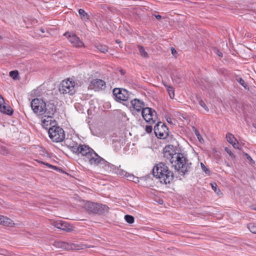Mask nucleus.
Returning a JSON list of instances; mask_svg holds the SVG:
<instances>
[{
    "label": "nucleus",
    "mask_w": 256,
    "mask_h": 256,
    "mask_svg": "<svg viewBox=\"0 0 256 256\" xmlns=\"http://www.w3.org/2000/svg\"><path fill=\"white\" fill-rule=\"evenodd\" d=\"M152 174L161 183L164 184H170L174 179V173L163 162H160L154 167Z\"/></svg>",
    "instance_id": "nucleus-1"
},
{
    "label": "nucleus",
    "mask_w": 256,
    "mask_h": 256,
    "mask_svg": "<svg viewBox=\"0 0 256 256\" xmlns=\"http://www.w3.org/2000/svg\"><path fill=\"white\" fill-rule=\"evenodd\" d=\"M171 164L175 170L181 175L185 174L190 170L192 166V163L188 162L182 153H174L172 157Z\"/></svg>",
    "instance_id": "nucleus-2"
},
{
    "label": "nucleus",
    "mask_w": 256,
    "mask_h": 256,
    "mask_svg": "<svg viewBox=\"0 0 256 256\" xmlns=\"http://www.w3.org/2000/svg\"><path fill=\"white\" fill-rule=\"evenodd\" d=\"M78 151V155L84 156V161L91 165L96 164L98 155L91 148L85 144H80Z\"/></svg>",
    "instance_id": "nucleus-3"
},
{
    "label": "nucleus",
    "mask_w": 256,
    "mask_h": 256,
    "mask_svg": "<svg viewBox=\"0 0 256 256\" xmlns=\"http://www.w3.org/2000/svg\"><path fill=\"white\" fill-rule=\"evenodd\" d=\"M48 133L50 138L54 142H62L65 138V132L64 130L59 126L52 125L50 126Z\"/></svg>",
    "instance_id": "nucleus-4"
},
{
    "label": "nucleus",
    "mask_w": 256,
    "mask_h": 256,
    "mask_svg": "<svg viewBox=\"0 0 256 256\" xmlns=\"http://www.w3.org/2000/svg\"><path fill=\"white\" fill-rule=\"evenodd\" d=\"M59 91L62 94L73 95L76 92L75 82L70 80H62L60 86Z\"/></svg>",
    "instance_id": "nucleus-5"
},
{
    "label": "nucleus",
    "mask_w": 256,
    "mask_h": 256,
    "mask_svg": "<svg viewBox=\"0 0 256 256\" xmlns=\"http://www.w3.org/2000/svg\"><path fill=\"white\" fill-rule=\"evenodd\" d=\"M30 106L35 114L38 115H42L44 114L46 102L42 99L34 98L32 100Z\"/></svg>",
    "instance_id": "nucleus-6"
},
{
    "label": "nucleus",
    "mask_w": 256,
    "mask_h": 256,
    "mask_svg": "<svg viewBox=\"0 0 256 256\" xmlns=\"http://www.w3.org/2000/svg\"><path fill=\"white\" fill-rule=\"evenodd\" d=\"M114 99L118 102L127 101L130 98V94L125 88H114L112 91Z\"/></svg>",
    "instance_id": "nucleus-7"
},
{
    "label": "nucleus",
    "mask_w": 256,
    "mask_h": 256,
    "mask_svg": "<svg viewBox=\"0 0 256 256\" xmlns=\"http://www.w3.org/2000/svg\"><path fill=\"white\" fill-rule=\"evenodd\" d=\"M156 111L150 108L142 109V114L146 122L150 124H154L157 119Z\"/></svg>",
    "instance_id": "nucleus-8"
},
{
    "label": "nucleus",
    "mask_w": 256,
    "mask_h": 256,
    "mask_svg": "<svg viewBox=\"0 0 256 256\" xmlns=\"http://www.w3.org/2000/svg\"><path fill=\"white\" fill-rule=\"evenodd\" d=\"M154 132L156 136L160 139H164L168 136V130L167 126L162 122H158L157 124L154 126Z\"/></svg>",
    "instance_id": "nucleus-9"
},
{
    "label": "nucleus",
    "mask_w": 256,
    "mask_h": 256,
    "mask_svg": "<svg viewBox=\"0 0 256 256\" xmlns=\"http://www.w3.org/2000/svg\"><path fill=\"white\" fill-rule=\"evenodd\" d=\"M86 209L90 212L96 214H101L106 208L105 205L92 202H88L86 204Z\"/></svg>",
    "instance_id": "nucleus-10"
},
{
    "label": "nucleus",
    "mask_w": 256,
    "mask_h": 256,
    "mask_svg": "<svg viewBox=\"0 0 256 256\" xmlns=\"http://www.w3.org/2000/svg\"><path fill=\"white\" fill-rule=\"evenodd\" d=\"M96 162L92 165L94 166H100V167L104 168L106 172L114 174L116 166L108 162L104 159L98 156V158H96Z\"/></svg>",
    "instance_id": "nucleus-11"
},
{
    "label": "nucleus",
    "mask_w": 256,
    "mask_h": 256,
    "mask_svg": "<svg viewBox=\"0 0 256 256\" xmlns=\"http://www.w3.org/2000/svg\"><path fill=\"white\" fill-rule=\"evenodd\" d=\"M106 88V82L104 80L96 78L92 80L88 86V88L94 91H100L104 90Z\"/></svg>",
    "instance_id": "nucleus-12"
},
{
    "label": "nucleus",
    "mask_w": 256,
    "mask_h": 256,
    "mask_svg": "<svg viewBox=\"0 0 256 256\" xmlns=\"http://www.w3.org/2000/svg\"><path fill=\"white\" fill-rule=\"evenodd\" d=\"M52 224L58 229L67 232H70L73 230L72 226L68 224L67 222L62 220L54 221L52 222Z\"/></svg>",
    "instance_id": "nucleus-13"
},
{
    "label": "nucleus",
    "mask_w": 256,
    "mask_h": 256,
    "mask_svg": "<svg viewBox=\"0 0 256 256\" xmlns=\"http://www.w3.org/2000/svg\"><path fill=\"white\" fill-rule=\"evenodd\" d=\"M65 36L68 35V39L69 41L73 44L74 46L76 47H80L84 45L83 42L80 40L76 34H70L69 33L66 32L64 34Z\"/></svg>",
    "instance_id": "nucleus-14"
},
{
    "label": "nucleus",
    "mask_w": 256,
    "mask_h": 256,
    "mask_svg": "<svg viewBox=\"0 0 256 256\" xmlns=\"http://www.w3.org/2000/svg\"><path fill=\"white\" fill-rule=\"evenodd\" d=\"M130 103L134 109L138 112H142V109L145 108L144 102L139 99L134 98L131 100Z\"/></svg>",
    "instance_id": "nucleus-15"
},
{
    "label": "nucleus",
    "mask_w": 256,
    "mask_h": 256,
    "mask_svg": "<svg viewBox=\"0 0 256 256\" xmlns=\"http://www.w3.org/2000/svg\"><path fill=\"white\" fill-rule=\"evenodd\" d=\"M44 108V114H47L48 116H52L56 112V106L51 102L46 103V107Z\"/></svg>",
    "instance_id": "nucleus-16"
},
{
    "label": "nucleus",
    "mask_w": 256,
    "mask_h": 256,
    "mask_svg": "<svg viewBox=\"0 0 256 256\" xmlns=\"http://www.w3.org/2000/svg\"><path fill=\"white\" fill-rule=\"evenodd\" d=\"M52 116H48L47 117L45 116L42 120V126L43 128L48 130L49 128L48 126H51L54 125L53 124L56 123L55 120H52Z\"/></svg>",
    "instance_id": "nucleus-17"
},
{
    "label": "nucleus",
    "mask_w": 256,
    "mask_h": 256,
    "mask_svg": "<svg viewBox=\"0 0 256 256\" xmlns=\"http://www.w3.org/2000/svg\"><path fill=\"white\" fill-rule=\"evenodd\" d=\"M0 224L6 226H13L14 224L10 218L6 216L0 215Z\"/></svg>",
    "instance_id": "nucleus-18"
},
{
    "label": "nucleus",
    "mask_w": 256,
    "mask_h": 256,
    "mask_svg": "<svg viewBox=\"0 0 256 256\" xmlns=\"http://www.w3.org/2000/svg\"><path fill=\"white\" fill-rule=\"evenodd\" d=\"M0 112L9 116L12 115L14 112L12 108L6 103L0 106Z\"/></svg>",
    "instance_id": "nucleus-19"
},
{
    "label": "nucleus",
    "mask_w": 256,
    "mask_h": 256,
    "mask_svg": "<svg viewBox=\"0 0 256 256\" xmlns=\"http://www.w3.org/2000/svg\"><path fill=\"white\" fill-rule=\"evenodd\" d=\"M70 250H84L86 248H90V246H88L86 244H69Z\"/></svg>",
    "instance_id": "nucleus-20"
},
{
    "label": "nucleus",
    "mask_w": 256,
    "mask_h": 256,
    "mask_svg": "<svg viewBox=\"0 0 256 256\" xmlns=\"http://www.w3.org/2000/svg\"><path fill=\"white\" fill-rule=\"evenodd\" d=\"M54 246L57 248H62L66 250H70L69 244L64 242H56L54 244Z\"/></svg>",
    "instance_id": "nucleus-21"
},
{
    "label": "nucleus",
    "mask_w": 256,
    "mask_h": 256,
    "mask_svg": "<svg viewBox=\"0 0 256 256\" xmlns=\"http://www.w3.org/2000/svg\"><path fill=\"white\" fill-rule=\"evenodd\" d=\"M169 147L166 146L164 150V156L167 160H169L170 162L172 161V157L174 156V154L170 152L168 150Z\"/></svg>",
    "instance_id": "nucleus-22"
},
{
    "label": "nucleus",
    "mask_w": 256,
    "mask_h": 256,
    "mask_svg": "<svg viewBox=\"0 0 256 256\" xmlns=\"http://www.w3.org/2000/svg\"><path fill=\"white\" fill-rule=\"evenodd\" d=\"M68 148L74 154L78 155L80 144L77 143L70 144L68 146Z\"/></svg>",
    "instance_id": "nucleus-23"
},
{
    "label": "nucleus",
    "mask_w": 256,
    "mask_h": 256,
    "mask_svg": "<svg viewBox=\"0 0 256 256\" xmlns=\"http://www.w3.org/2000/svg\"><path fill=\"white\" fill-rule=\"evenodd\" d=\"M78 14L82 19H84L86 20H89L90 16L84 11L83 9H80L78 10Z\"/></svg>",
    "instance_id": "nucleus-24"
},
{
    "label": "nucleus",
    "mask_w": 256,
    "mask_h": 256,
    "mask_svg": "<svg viewBox=\"0 0 256 256\" xmlns=\"http://www.w3.org/2000/svg\"><path fill=\"white\" fill-rule=\"evenodd\" d=\"M164 86L166 88L167 91L170 97L171 98H174V88L170 86L164 84Z\"/></svg>",
    "instance_id": "nucleus-25"
},
{
    "label": "nucleus",
    "mask_w": 256,
    "mask_h": 256,
    "mask_svg": "<svg viewBox=\"0 0 256 256\" xmlns=\"http://www.w3.org/2000/svg\"><path fill=\"white\" fill-rule=\"evenodd\" d=\"M114 174L126 177V176H127L128 172L116 166Z\"/></svg>",
    "instance_id": "nucleus-26"
},
{
    "label": "nucleus",
    "mask_w": 256,
    "mask_h": 256,
    "mask_svg": "<svg viewBox=\"0 0 256 256\" xmlns=\"http://www.w3.org/2000/svg\"><path fill=\"white\" fill-rule=\"evenodd\" d=\"M226 140L232 144L235 142H237V140L234 137V135L230 133H228L226 135Z\"/></svg>",
    "instance_id": "nucleus-27"
},
{
    "label": "nucleus",
    "mask_w": 256,
    "mask_h": 256,
    "mask_svg": "<svg viewBox=\"0 0 256 256\" xmlns=\"http://www.w3.org/2000/svg\"><path fill=\"white\" fill-rule=\"evenodd\" d=\"M96 48L102 53H105L108 51V47L106 45L97 44L95 46Z\"/></svg>",
    "instance_id": "nucleus-28"
},
{
    "label": "nucleus",
    "mask_w": 256,
    "mask_h": 256,
    "mask_svg": "<svg viewBox=\"0 0 256 256\" xmlns=\"http://www.w3.org/2000/svg\"><path fill=\"white\" fill-rule=\"evenodd\" d=\"M138 48L140 54L142 56L145 58H148V54L144 50V49L142 46L138 45Z\"/></svg>",
    "instance_id": "nucleus-29"
},
{
    "label": "nucleus",
    "mask_w": 256,
    "mask_h": 256,
    "mask_svg": "<svg viewBox=\"0 0 256 256\" xmlns=\"http://www.w3.org/2000/svg\"><path fill=\"white\" fill-rule=\"evenodd\" d=\"M248 228L254 234H256V224L250 223L248 224Z\"/></svg>",
    "instance_id": "nucleus-30"
},
{
    "label": "nucleus",
    "mask_w": 256,
    "mask_h": 256,
    "mask_svg": "<svg viewBox=\"0 0 256 256\" xmlns=\"http://www.w3.org/2000/svg\"><path fill=\"white\" fill-rule=\"evenodd\" d=\"M198 100V103L207 112L209 111V109L208 107L206 106L204 102L200 98L197 97Z\"/></svg>",
    "instance_id": "nucleus-31"
},
{
    "label": "nucleus",
    "mask_w": 256,
    "mask_h": 256,
    "mask_svg": "<svg viewBox=\"0 0 256 256\" xmlns=\"http://www.w3.org/2000/svg\"><path fill=\"white\" fill-rule=\"evenodd\" d=\"M124 218L126 222L128 224H132L134 222V217L128 214L126 215Z\"/></svg>",
    "instance_id": "nucleus-32"
},
{
    "label": "nucleus",
    "mask_w": 256,
    "mask_h": 256,
    "mask_svg": "<svg viewBox=\"0 0 256 256\" xmlns=\"http://www.w3.org/2000/svg\"><path fill=\"white\" fill-rule=\"evenodd\" d=\"M212 189L216 192L218 195L222 194V192L217 187V184L216 183L211 184Z\"/></svg>",
    "instance_id": "nucleus-33"
},
{
    "label": "nucleus",
    "mask_w": 256,
    "mask_h": 256,
    "mask_svg": "<svg viewBox=\"0 0 256 256\" xmlns=\"http://www.w3.org/2000/svg\"><path fill=\"white\" fill-rule=\"evenodd\" d=\"M10 76H11L13 79L16 80L18 76V70H12L10 72Z\"/></svg>",
    "instance_id": "nucleus-34"
},
{
    "label": "nucleus",
    "mask_w": 256,
    "mask_h": 256,
    "mask_svg": "<svg viewBox=\"0 0 256 256\" xmlns=\"http://www.w3.org/2000/svg\"><path fill=\"white\" fill-rule=\"evenodd\" d=\"M36 161L38 162V163H40V164H44L46 166H48V168H52L54 170H58V168L54 166H52L48 163H46V162H43L41 160H36Z\"/></svg>",
    "instance_id": "nucleus-35"
},
{
    "label": "nucleus",
    "mask_w": 256,
    "mask_h": 256,
    "mask_svg": "<svg viewBox=\"0 0 256 256\" xmlns=\"http://www.w3.org/2000/svg\"><path fill=\"white\" fill-rule=\"evenodd\" d=\"M126 178L127 180L130 181H134V179L136 178L133 174L128 173L127 176H126Z\"/></svg>",
    "instance_id": "nucleus-36"
},
{
    "label": "nucleus",
    "mask_w": 256,
    "mask_h": 256,
    "mask_svg": "<svg viewBox=\"0 0 256 256\" xmlns=\"http://www.w3.org/2000/svg\"><path fill=\"white\" fill-rule=\"evenodd\" d=\"M225 151L232 158H234L235 156L230 149L227 147L224 148Z\"/></svg>",
    "instance_id": "nucleus-37"
},
{
    "label": "nucleus",
    "mask_w": 256,
    "mask_h": 256,
    "mask_svg": "<svg viewBox=\"0 0 256 256\" xmlns=\"http://www.w3.org/2000/svg\"><path fill=\"white\" fill-rule=\"evenodd\" d=\"M201 168L202 170L206 173V174H209L210 170H209L204 166V164L203 163L200 164Z\"/></svg>",
    "instance_id": "nucleus-38"
},
{
    "label": "nucleus",
    "mask_w": 256,
    "mask_h": 256,
    "mask_svg": "<svg viewBox=\"0 0 256 256\" xmlns=\"http://www.w3.org/2000/svg\"><path fill=\"white\" fill-rule=\"evenodd\" d=\"M238 82L244 88H246L247 86V84L244 82V80L241 78H240L238 79Z\"/></svg>",
    "instance_id": "nucleus-39"
},
{
    "label": "nucleus",
    "mask_w": 256,
    "mask_h": 256,
    "mask_svg": "<svg viewBox=\"0 0 256 256\" xmlns=\"http://www.w3.org/2000/svg\"><path fill=\"white\" fill-rule=\"evenodd\" d=\"M213 50H214V52L218 56H220V58L222 56V53L218 48H213Z\"/></svg>",
    "instance_id": "nucleus-40"
},
{
    "label": "nucleus",
    "mask_w": 256,
    "mask_h": 256,
    "mask_svg": "<svg viewBox=\"0 0 256 256\" xmlns=\"http://www.w3.org/2000/svg\"><path fill=\"white\" fill-rule=\"evenodd\" d=\"M152 126H146V130L148 133L152 132Z\"/></svg>",
    "instance_id": "nucleus-41"
},
{
    "label": "nucleus",
    "mask_w": 256,
    "mask_h": 256,
    "mask_svg": "<svg viewBox=\"0 0 256 256\" xmlns=\"http://www.w3.org/2000/svg\"><path fill=\"white\" fill-rule=\"evenodd\" d=\"M194 133L196 135V136L198 138L199 140L200 141V138H202L200 132H198V130H195Z\"/></svg>",
    "instance_id": "nucleus-42"
},
{
    "label": "nucleus",
    "mask_w": 256,
    "mask_h": 256,
    "mask_svg": "<svg viewBox=\"0 0 256 256\" xmlns=\"http://www.w3.org/2000/svg\"><path fill=\"white\" fill-rule=\"evenodd\" d=\"M235 142L234 143H233L232 144V146H233V147L235 148H238V149H240V148H239V143L236 142Z\"/></svg>",
    "instance_id": "nucleus-43"
},
{
    "label": "nucleus",
    "mask_w": 256,
    "mask_h": 256,
    "mask_svg": "<svg viewBox=\"0 0 256 256\" xmlns=\"http://www.w3.org/2000/svg\"><path fill=\"white\" fill-rule=\"evenodd\" d=\"M245 156H246V158L250 162H253L254 163L252 158L248 154H245Z\"/></svg>",
    "instance_id": "nucleus-44"
},
{
    "label": "nucleus",
    "mask_w": 256,
    "mask_h": 256,
    "mask_svg": "<svg viewBox=\"0 0 256 256\" xmlns=\"http://www.w3.org/2000/svg\"><path fill=\"white\" fill-rule=\"evenodd\" d=\"M170 50H171L172 54L174 56L176 54H177V52H176V50L174 49V48L171 47L170 48Z\"/></svg>",
    "instance_id": "nucleus-45"
},
{
    "label": "nucleus",
    "mask_w": 256,
    "mask_h": 256,
    "mask_svg": "<svg viewBox=\"0 0 256 256\" xmlns=\"http://www.w3.org/2000/svg\"><path fill=\"white\" fill-rule=\"evenodd\" d=\"M155 16H156V18L158 20H160L162 18L161 16H160V15H156Z\"/></svg>",
    "instance_id": "nucleus-46"
},
{
    "label": "nucleus",
    "mask_w": 256,
    "mask_h": 256,
    "mask_svg": "<svg viewBox=\"0 0 256 256\" xmlns=\"http://www.w3.org/2000/svg\"><path fill=\"white\" fill-rule=\"evenodd\" d=\"M40 31H41L42 33H44V28H40Z\"/></svg>",
    "instance_id": "nucleus-47"
},
{
    "label": "nucleus",
    "mask_w": 256,
    "mask_h": 256,
    "mask_svg": "<svg viewBox=\"0 0 256 256\" xmlns=\"http://www.w3.org/2000/svg\"><path fill=\"white\" fill-rule=\"evenodd\" d=\"M120 72H121V74H124V70H122L120 71Z\"/></svg>",
    "instance_id": "nucleus-48"
},
{
    "label": "nucleus",
    "mask_w": 256,
    "mask_h": 256,
    "mask_svg": "<svg viewBox=\"0 0 256 256\" xmlns=\"http://www.w3.org/2000/svg\"><path fill=\"white\" fill-rule=\"evenodd\" d=\"M252 209H253V210H256V208H254V207H252Z\"/></svg>",
    "instance_id": "nucleus-49"
},
{
    "label": "nucleus",
    "mask_w": 256,
    "mask_h": 256,
    "mask_svg": "<svg viewBox=\"0 0 256 256\" xmlns=\"http://www.w3.org/2000/svg\"><path fill=\"white\" fill-rule=\"evenodd\" d=\"M116 42L117 43H118V42H118V40H116Z\"/></svg>",
    "instance_id": "nucleus-50"
},
{
    "label": "nucleus",
    "mask_w": 256,
    "mask_h": 256,
    "mask_svg": "<svg viewBox=\"0 0 256 256\" xmlns=\"http://www.w3.org/2000/svg\"><path fill=\"white\" fill-rule=\"evenodd\" d=\"M57 170H60V169L59 168H58V169ZM60 171H62V170H60Z\"/></svg>",
    "instance_id": "nucleus-51"
},
{
    "label": "nucleus",
    "mask_w": 256,
    "mask_h": 256,
    "mask_svg": "<svg viewBox=\"0 0 256 256\" xmlns=\"http://www.w3.org/2000/svg\"><path fill=\"white\" fill-rule=\"evenodd\" d=\"M167 121H168V122H170V120H168L167 119Z\"/></svg>",
    "instance_id": "nucleus-52"
}]
</instances>
